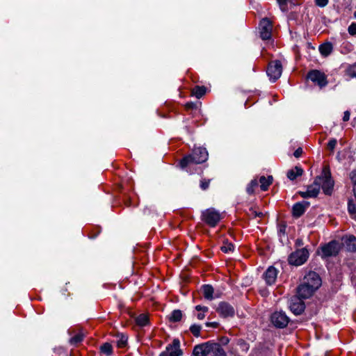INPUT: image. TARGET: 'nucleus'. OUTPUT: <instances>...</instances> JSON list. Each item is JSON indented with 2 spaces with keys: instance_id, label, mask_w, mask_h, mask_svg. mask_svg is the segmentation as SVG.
I'll list each match as a JSON object with an SVG mask.
<instances>
[{
  "instance_id": "20",
  "label": "nucleus",
  "mask_w": 356,
  "mask_h": 356,
  "mask_svg": "<svg viewBox=\"0 0 356 356\" xmlns=\"http://www.w3.org/2000/svg\"><path fill=\"white\" fill-rule=\"evenodd\" d=\"M333 47L330 42H326L319 46V51L323 56H327L332 51Z\"/></svg>"
},
{
  "instance_id": "35",
  "label": "nucleus",
  "mask_w": 356,
  "mask_h": 356,
  "mask_svg": "<svg viewBox=\"0 0 356 356\" xmlns=\"http://www.w3.org/2000/svg\"><path fill=\"white\" fill-rule=\"evenodd\" d=\"M337 139L332 138V139L330 140L327 143V148L330 151H333L337 145Z\"/></svg>"
},
{
  "instance_id": "29",
  "label": "nucleus",
  "mask_w": 356,
  "mask_h": 356,
  "mask_svg": "<svg viewBox=\"0 0 356 356\" xmlns=\"http://www.w3.org/2000/svg\"><path fill=\"white\" fill-rule=\"evenodd\" d=\"M348 211L351 217L356 220V205L352 200H349L348 203Z\"/></svg>"
},
{
  "instance_id": "10",
  "label": "nucleus",
  "mask_w": 356,
  "mask_h": 356,
  "mask_svg": "<svg viewBox=\"0 0 356 356\" xmlns=\"http://www.w3.org/2000/svg\"><path fill=\"white\" fill-rule=\"evenodd\" d=\"M339 250L340 245L335 241H332L321 248L322 256L324 257L335 256Z\"/></svg>"
},
{
  "instance_id": "37",
  "label": "nucleus",
  "mask_w": 356,
  "mask_h": 356,
  "mask_svg": "<svg viewBox=\"0 0 356 356\" xmlns=\"http://www.w3.org/2000/svg\"><path fill=\"white\" fill-rule=\"evenodd\" d=\"M280 6V8L282 11H286V1L287 0H277Z\"/></svg>"
},
{
  "instance_id": "34",
  "label": "nucleus",
  "mask_w": 356,
  "mask_h": 356,
  "mask_svg": "<svg viewBox=\"0 0 356 356\" xmlns=\"http://www.w3.org/2000/svg\"><path fill=\"white\" fill-rule=\"evenodd\" d=\"M257 186V181L256 179H253L250 181V183L248 185L246 191L248 193L252 194L254 192V188Z\"/></svg>"
},
{
  "instance_id": "27",
  "label": "nucleus",
  "mask_w": 356,
  "mask_h": 356,
  "mask_svg": "<svg viewBox=\"0 0 356 356\" xmlns=\"http://www.w3.org/2000/svg\"><path fill=\"white\" fill-rule=\"evenodd\" d=\"M148 316L146 314H142L136 318V323L139 326H145L148 323Z\"/></svg>"
},
{
  "instance_id": "32",
  "label": "nucleus",
  "mask_w": 356,
  "mask_h": 356,
  "mask_svg": "<svg viewBox=\"0 0 356 356\" xmlns=\"http://www.w3.org/2000/svg\"><path fill=\"white\" fill-rule=\"evenodd\" d=\"M83 334H77L70 339V343L72 345H76L83 340Z\"/></svg>"
},
{
  "instance_id": "22",
  "label": "nucleus",
  "mask_w": 356,
  "mask_h": 356,
  "mask_svg": "<svg viewBox=\"0 0 356 356\" xmlns=\"http://www.w3.org/2000/svg\"><path fill=\"white\" fill-rule=\"evenodd\" d=\"M202 292L204 298L209 300L213 299V288L211 285H204L202 286Z\"/></svg>"
},
{
  "instance_id": "18",
  "label": "nucleus",
  "mask_w": 356,
  "mask_h": 356,
  "mask_svg": "<svg viewBox=\"0 0 356 356\" xmlns=\"http://www.w3.org/2000/svg\"><path fill=\"white\" fill-rule=\"evenodd\" d=\"M343 245L350 252H356V238L354 236H348L343 238Z\"/></svg>"
},
{
  "instance_id": "46",
  "label": "nucleus",
  "mask_w": 356,
  "mask_h": 356,
  "mask_svg": "<svg viewBox=\"0 0 356 356\" xmlns=\"http://www.w3.org/2000/svg\"><path fill=\"white\" fill-rule=\"evenodd\" d=\"M296 244L297 245H301L302 244V240H300V239H298V240L296 241Z\"/></svg>"
},
{
  "instance_id": "2",
  "label": "nucleus",
  "mask_w": 356,
  "mask_h": 356,
  "mask_svg": "<svg viewBox=\"0 0 356 356\" xmlns=\"http://www.w3.org/2000/svg\"><path fill=\"white\" fill-rule=\"evenodd\" d=\"M208 159V152L206 148L195 147L191 154L184 156L179 163L181 168H185L192 164H199L205 162Z\"/></svg>"
},
{
  "instance_id": "4",
  "label": "nucleus",
  "mask_w": 356,
  "mask_h": 356,
  "mask_svg": "<svg viewBox=\"0 0 356 356\" xmlns=\"http://www.w3.org/2000/svg\"><path fill=\"white\" fill-rule=\"evenodd\" d=\"M202 220L210 227H216L222 219V214L213 208L202 211Z\"/></svg>"
},
{
  "instance_id": "17",
  "label": "nucleus",
  "mask_w": 356,
  "mask_h": 356,
  "mask_svg": "<svg viewBox=\"0 0 356 356\" xmlns=\"http://www.w3.org/2000/svg\"><path fill=\"white\" fill-rule=\"evenodd\" d=\"M308 207L307 203L298 202L293 207V215L296 218L301 216L305 211L306 208Z\"/></svg>"
},
{
  "instance_id": "41",
  "label": "nucleus",
  "mask_w": 356,
  "mask_h": 356,
  "mask_svg": "<svg viewBox=\"0 0 356 356\" xmlns=\"http://www.w3.org/2000/svg\"><path fill=\"white\" fill-rule=\"evenodd\" d=\"M302 153V149L299 147L294 152L293 155L295 157L298 158L301 156Z\"/></svg>"
},
{
  "instance_id": "21",
  "label": "nucleus",
  "mask_w": 356,
  "mask_h": 356,
  "mask_svg": "<svg viewBox=\"0 0 356 356\" xmlns=\"http://www.w3.org/2000/svg\"><path fill=\"white\" fill-rule=\"evenodd\" d=\"M259 182L261 184L260 187L261 189L264 191H266L268 189V187L273 182V177L268 176L267 178L264 176H261L259 179Z\"/></svg>"
},
{
  "instance_id": "26",
  "label": "nucleus",
  "mask_w": 356,
  "mask_h": 356,
  "mask_svg": "<svg viewBox=\"0 0 356 356\" xmlns=\"http://www.w3.org/2000/svg\"><path fill=\"white\" fill-rule=\"evenodd\" d=\"M195 309L198 312H199L197 314V318L199 319V320H202L205 317V313H207L209 310L208 307H205V306H201V305H197L195 307Z\"/></svg>"
},
{
  "instance_id": "30",
  "label": "nucleus",
  "mask_w": 356,
  "mask_h": 356,
  "mask_svg": "<svg viewBox=\"0 0 356 356\" xmlns=\"http://www.w3.org/2000/svg\"><path fill=\"white\" fill-rule=\"evenodd\" d=\"M101 350L102 353L107 355H111L113 352L112 346L108 343H105L101 347Z\"/></svg>"
},
{
  "instance_id": "11",
  "label": "nucleus",
  "mask_w": 356,
  "mask_h": 356,
  "mask_svg": "<svg viewBox=\"0 0 356 356\" xmlns=\"http://www.w3.org/2000/svg\"><path fill=\"white\" fill-rule=\"evenodd\" d=\"M214 343L206 342L194 347L193 354L194 356H210L213 348Z\"/></svg>"
},
{
  "instance_id": "42",
  "label": "nucleus",
  "mask_w": 356,
  "mask_h": 356,
  "mask_svg": "<svg viewBox=\"0 0 356 356\" xmlns=\"http://www.w3.org/2000/svg\"><path fill=\"white\" fill-rule=\"evenodd\" d=\"M350 114L348 111H345L343 113V120L344 122L348 121L350 119Z\"/></svg>"
},
{
  "instance_id": "8",
  "label": "nucleus",
  "mask_w": 356,
  "mask_h": 356,
  "mask_svg": "<svg viewBox=\"0 0 356 356\" xmlns=\"http://www.w3.org/2000/svg\"><path fill=\"white\" fill-rule=\"evenodd\" d=\"M302 284L317 290L321 285V279L316 273L310 271L304 277Z\"/></svg>"
},
{
  "instance_id": "7",
  "label": "nucleus",
  "mask_w": 356,
  "mask_h": 356,
  "mask_svg": "<svg viewBox=\"0 0 356 356\" xmlns=\"http://www.w3.org/2000/svg\"><path fill=\"white\" fill-rule=\"evenodd\" d=\"M182 354L183 353L180 349V341L178 339H175L172 343L166 346L165 350L159 356H181Z\"/></svg>"
},
{
  "instance_id": "43",
  "label": "nucleus",
  "mask_w": 356,
  "mask_h": 356,
  "mask_svg": "<svg viewBox=\"0 0 356 356\" xmlns=\"http://www.w3.org/2000/svg\"><path fill=\"white\" fill-rule=\"evenodd\" d=\"M206 325L207 327H216L218 326V323L216 322H213V323H206Z\"/></svg>"
},
{
  "instance_id": "12",
  "label": "nucleus",
  "mask_w": 356,
  "mask_h": 356,
  "mask_svg": "<svg viewBox=\"0 0 356 356\" xmlns=\"http://www.w3.org/2000/svg\"><path fill=\"white\" fill-rule=\"evenodd\" d=\"M260 37L262 40H268L271 37L272 24L271 22L267 19L264 18L259 23Z\"/></svg>"
},
{
  "instance_id": "45",
  "label": "nucleus",
  "mask_w": 356,
  "mask_h": 356,
  "mask_svg": "<svg viewBox=\"0 0 356 356\" xmlns=\"http://www.w3.org/2000/svg\"><path fill=\"white\" fill-rule=\"evenodd\" d=\"M252 213L254 215L255 217H257V216L260 217L262 216V213H261V212L252 211Z\"/></svg>"
},
{
  "instance_id": "1",
  "label": "nucleus",
  "mask_w": 356,
  "mask_h": 356,
  "mask_svg": "<svg viewBox=\"0 0 356 356\" xmlns=\"http://www.w3.org/2000/svg\"><path fill=\"white\" fill-rule=\"evenodd\" d=\"M334 187V181L332 179L330 168L325 166L323 168L321 175L318 176L314 183L307 187L305 192H300L302 197H315L319 192L321 188L325 195H331Z\"/></svg>"
},
{
  "instance_id": "47",
  "label": "nucleus",
  "mask_w": 356,
  "mask_h": 356,
  "mask_svg": "<svg viewBox=\"0 0 356 356\" xmlns=\"http://www.w3.org/2000/svg\"><path fill=\"white\" fill-rule=\"evenodd\" d=\"M228 341H229V339H224V340L222 341V343H228Z\"/></svg>"
},
{
  "instance_id": "14",
  "label": "nucleus",
  "mask_w": 356,
  "mask_h": 356,
  "mask_svg": "<svg viewBox=\"0 0 356 356\" xmlns=\"http://www.w3.org/2000/svg\"><path fill=\"white\" fill-rule=\"evenodd\" d=\"M278 272L279 271L274 266H269L266 269L263 275V278L264 279L266 284L273 285L275 283Z\"/></svg>"
},
{
  "instance_id": "23",
  "label": "nucleus",
  "mask_w": 356,
  "mask_h": 356,
  "mask_svg": "<svg viewBox=\"0 0 356 356\" xmlns=\"http://www.w3.org/2000/svg\"><path fill=\"white\" fill-rule=\"evenodd\" d=\"M210 356H227L225 350L218 343H214Z\"/></svg>"
},
{
  "instance_id": "15",
  "label": "nucleus",
  "mask_w": 356,
  "mask_h": 356,
  "mask_svg": "<svg viewBox=\"0 0 356 356\" xmlns=\"http://www.w3.org/2000/svg\"><path fill=\"white\" fill-rule=\"evenodd\" d=\"M315 291L316 289L301 283L297 289V296L300 299H307L310 298Z\"/></svg>"
},
{
  "instance_id": "9",
  "label": "nucleus",
  "mask_w": 356,
  "mask_h": 356,
  "mask_svg": "<svg viewBox=\"0 0 356 356\" xmlns=\"http://www.w3.org/2000/svg\"><path fill=\"white\" fill-rule=\"evenodd\" d=\"M307 78L318 86L321 88L325 87L327 84L325 74L316 70L310 71L307 74Z\"/></svg>"
},
{
  "instance_id": "13",
  "label": "nucleus",
  "mask_w": 356,
  "mask_h": 356,
  "mask_svg": "<svg viewBox=\"0 0 356 356\" xmlns=\"http://www.w3.org/2000/svg\"><path fill=\"white\" fill-rule=\"evenodd\" d=\"M216 311L221 316L224 318L232 317L235 313L234 307L225 302L219 303Z\"/></svg>"
},
{
  "instance_id": "24",
  "label": "nucleus",
  "mask_w": 356,
  "mask_h": 356,
  "mask_svg": "<svg viewBox=\"0 0 356 356\" xmlns=\"http://www.w3.org/2000/svg\"><path fill=\"white\" fill-rule=\"evenodd\" d=\"M182 318V312L179 309H175L169 315V321L171 322H179Z\"/></svg>"
},
{
  "instance_id": "28",
  "label": "nucleus",
  "mask_w": 356,
  "mask_h": 356,
  "mask_svg": "<svg viewBox=\"0 0 356 356\" xmlns=\"http://www.w3.org/2000/svg\"><path fill=\"white\" fill-rule=\"evenodd\" d=\"M234 250V245L227 241H224L223 245L221 246V250L225 253L232 252Z\"/></svg>"
},
{
  "instance_id": "31",
  "label": "nucleus",
  "mask_w": 356,
  "mask_h": 356,
  "mask_svg": "<svg viewBox=\"0 0 356 356\" xmlns=\"http://www.w3.org/2000/svg\"><path fill=\"white\" fill-rule=\"evenodd\" d=\"M346 74L350 78H356V63L347 68Z\"/></svg>"
},
{
  "instance_id": "6",
  "label": "nucleus",
  "mask_w": 356,
  "mask_h": 356,
  "mask_svg": "<svg viewBox=\"0 0 356 356\" xmlns=\"http://www.w3.org/2000/svg\"><path fill=\"white\" fill-rule=\"evenodd\" d=\"M270 321L275 327L284 328L288 325L289 318L284 312H275L270 316Z\"/></svg>"
},
{
  "instance_id": "33",
  "label": "nucleus",
  "mask_w": 356,
  "mask_h": 356,
  "mask_svg": "<svg viewBox=\"0 0 356 356\" xmlns=\"http://www.w3.org/2000/svg\"><path fill=\"white\" fill-rule=\"evenodd\" d=\"M190 330L195 337H199L201 330V326L196 324L192 325L190 327Z\"/></svg>"
},
{
  "instance_id": "44",
  "label": "nucleus",
  "mask_w": 356,
  "mask_h": 356,
  "mask_svg": "<svg viewBox=\"0 0 356 356\" xmlns=\"http://www.w3.org/2000/svg\"><path fill=\"white\" fill-rule=\"evenodd\" d=\"M286 227L284 225L280 226L279 229V234H284Z\"/></svg>"
},
{
  "instance_id": "39",
  "label": "nucleus",
  "mask_w": 356,
  "mask_h": 356,
  "mask_svg": "<svg viewBox=\"0 0 356 356\" xmlns=\"http://www.w3.org/2000/svg\"><path fill=\"white\" fill-rule=\"evenodd\" d=\"M209 182L210 181L208 180H202L201 181V184H200V187L202 190H206L207 188H208L209 186Z\"/></svg>"
},
{
  "instance_id": "36",
  "label": "nucleus",
  "mask_w": 356,
  "mask_h": 356,
  "mask_svg": "<svg viewBox=\"0 0 356 356\" xmlns=\"http://www.w3.org/2000/svg\"><path fill=\"white\" fill-rule=\"evenodd\" d=\"M348 33L352 35H356V23H352L349 26Z\"/></svg>"
},
{
  "instance_id": "25",
  "label": "nucleus",
  "mask_w": 356,
  "mask_h": 356,
  "mask_svg": "<svg viewBox=\"0 0 356 356\" xmlns=\"http://www.w3.org/2000/svg\"><path fill=\"white\" fill-rule=\"evenodd\" d=\"M192 92L194 96L200 99L205 94L206 88L204 86H195Z\"/></svg>"
},
{
  "instance_id": "16",
  "label": "nucleus",
  "mask_w": 356,
  "mask_h": 356,
  "mask_svg": "<svg viewBox=\"0 0 356 356\" xmlns=\"http://www.w3.org/2000/svg\"><path fill=\"white\" fill-rule=\"evenodd\" d=\"M290 309L293 314L299 315L304 311L305 304L302 299H300L299 298H294L291 301Z\"/></svg>"
},
{
  "instance_id": "5",
  "label": "nucleus",
  "mask_w": 356,
  "mask_h": 356,
  "mask_svg": "<svg viewBox=\"0 0 356 356\" xmlns=\"http://www.w3.org/2000/svg\"><path fill=\"white\" fill-rule=\"evenodd\" d=\"M282 72V65L280 60H273L269 63L267 68V74L271 81H275L278 79L281 76Z\"/></svg>"
},
{
  "instance_id": "3",
  "label": "nucleus",
  "mask_w": 356,
  "mask_h": 356,
  "mask_svg": "<svg viewBox=\"0 0 356 356\" xmlns=\"http://www.w3.org/2000/svg\"><path fill=\"white\" fill-rule=\"evenodd\" d=\"M309 257V252L305 248L298 249L292 252L289 257V263L298 266L305 264Z\"/></svg>"
},
{
  "instance_id": "19",
  "label": "nucleus",
  "mask_w": 356,
  "mask_h": 356,
  "mask_svg": "<svg viewBox=\"0 0 356 356\" xmlns=\"http://www.w3.org/2000/svg\"><path fill=\"white\" fill-rule=\"evenodd\" d=\"M303 173V170L299 167V166H296L295 168L289 170L288 172H287V177L290 179V180H294L296 179L298 177H300L302 175Z\"/></svg>"
},
{
  "instance_id": "38",
  "label": "nucleus",
  "mask_w": 356,
  "mask_h": 356,
  "mask_svg": "<svg viewBox=\"0 0 356 356\" xmlns=\"http://www.w3.org/2000/svg\"><path fill=\"white\" fill-rule=\"evenodd\" d=\"M315 3L319 7H325L328 3V0H315Z\"/></svg>"
},
{
  "instance_id": "40",
  "label": "nucleus",
  "mask_w": 356,
  "mask_h": 356,
  "mask_svg": "<svg viewBox=\"0 0 356 356\" xmlns=\"http://www.w3.org/2000/svg\"><path fill=\"white\" fill-rule=\"evenodd\" d=\"M127 338L122 337V339L118 341V346H120V347L124 346L127 343Z\"/></svg>"
}]
</instances>
